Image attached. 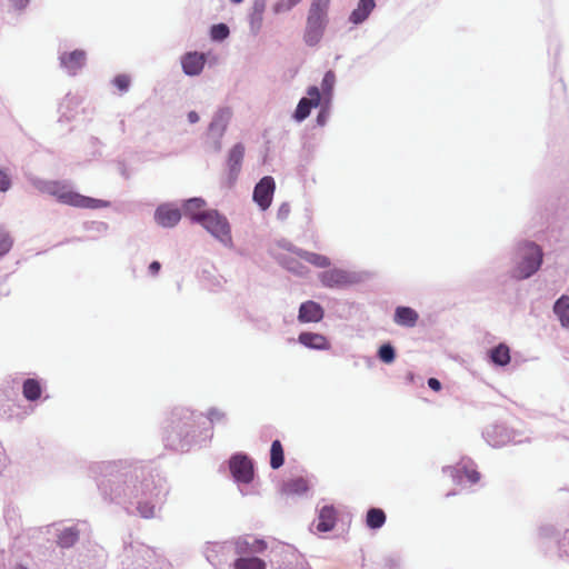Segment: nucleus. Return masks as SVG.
I'll return each mask as SVG.
<instances>
[{"mask_svg":"<svg viewBox=\"0 0 569 569\" xmlns=\"http://www.w3.org/2000/svg\"><path fill=\"white\" fill-rule=\"evenodd\" d=\"M48 192L59 202L77 208L100 209L110 204L109 201L80 194L60 182L49 184Z\"/></svg>","mask_w":569,"mask_h":569,"instance_id":"nucleus-1","label":"nucleus"},{"mask_svg":"<svg viewBox=\"0 0 569 569\" xmlns=\"http://www.w3.org/2000/svg\"><path fill=\"white\" fill-rule=\"evenodd\" d=\"M521 261L515 269V277L526 279L538 271L542 263V249L535 242H525L520 247Z\"/></svg>","mask_w":569,"mask_h":569,"instance_id":"nucleus-2","label":"nucleus"},{"mask_svg":"<svg viewBox=\"0 0 569 569\" xmlns=\"http://www.w3.org/2000/svg\"><path fill=\"white\" fill-rule=\"evenodd\" d=\"M198 223L222 243L228 244L231 242L230 224L227 218L217 210H207Z\"/></svg>","mask_w":569,"mask_h":569,"instance_id":"nucleus-3","label":"nucleus"},{"mask_svg":"<svg viewBox=\"0 0 569 569\" xmlns=\"http://www.w3.org/2000/svg\"><path fill=\"white\" fill-rule=\"evenodd\" d=\"M230 471L233 478L243 483H249L253 479V463L244 455H236L229 462Z\"/></svg>","mask_w":569,"mask_h":569,"instance_id":"nucleus-4","label":"nucleus"},{"mask_svg":"<svg viewBox=\"0 0 569 569\" xmlns=\"http://www.w3.org/2000/svg\"><path fill=\"white\" fill-rule=\"evenodd\" d=\"M276 184L272 177H263L254 187L253 200L261 210H267L273 198Z\"/></svg>","mask_w":569,"mask_h":569,"instance_id":"nucleus-5","label":"nucleus"},{"mask_svg":"<svg viewBox=\"0 0 569 569\" xmlns=\"http://www.w3.org/2000/svg\"><path fill=\"white\" fill-rule=\"evenodd\" d=\"M321 283L329 288L347 287L356 283V277L346 270L330 269L320 274Z\"/></svg>","mask_w":569,"mask_h":569,"instance_id":"nucleus-6","label":"nucleus"},{"mask_svg":"<svg viewBox=\"0 0 569 569\" xmlns=\"http://www.w3.org/2000/svg\"><path fill=\"white\" fill-rule=\"evenodd\" d=\"M307 93L308 97H305L299 101L295 111L293 117L297 121L305 120L310 114L311 109L320 104L321 94L317 87H310Z\"/></svg>","mask_w":569,"mask_h":569,"instance_id":"nucleus-7","label":"nucleus"},{"mask_svg":"<svg viewBox=\"0 0 569 569\" xmlns=\"http://www.w3.org/2000/svg\"><path fill=\"white\" fill-rule=\"evenodd\" d=\"M154 219L163 228L174 227L181 219V212L171 204H161L154 212Z\"/></svg>","mask_w":569,"mask_h":569,"instance_id":"nucleus-8","label":"nucleus"},{"mask_svg":"<svg viewBox=\"0 0 569 569\" xmlns=\"http://www.w3.org/2000/svg\"><path fill=\"white\" fill-rule=\"evenodd\" d=\"M322 307L315 301H306L299 308L298 320L300 322H319L323 318Z\"/></svg>","mask_w":569,"mask_h":569,"instance_id":"nucleus-9","label":"nucleus"},{"mask_svg":"<svg viewBox=\"0 0 569 569\" xmlns=\"http://www.w3.org/2000/svg\"><path fill=\"white\" fill-rule=\"evenodd\" d=\"M338 511L333 506H323L318 515L317 530L319 532L331 531L337 522Z\"/></svg>","mask_w":569,"mask_h":569,"instance_id":"nucleus-10","label":"nucleus"},{"mask_svg":"<svg viewBox=\"0 0 569 569\" xmlns=\"http://www.w3.org/2000/svg\"><path fill=\"white\" fill-rule=\"evenodd\" d=\"M327 22L313 18H307L305 41L309 46H316L322 38Z\"/></svg>","mask_w":569,"mask_h":569,"instance_id":"nucleus-11","label":"nucleus"},{"mask_svg":"<svg viewBox=\"0 0 569 569\" xmlns=\"http://www.w3.org/2000/svg\"><path fill=\"white\" fill-rule=\"evenodd\" d=\"M87 54L83 50H73L60 56L61 66L69 70L81 69L86 66Z\"/></svg>","mask_w":569,"mask_h":569,"instance_id":"nucleus-12","label":"nucleus"},{"mask_svg":"<svg viewBox=\"0 0 569 569\" xmlns=\"http://www.w3.org/2000/svg\"><path fill=\"white\" fill-rule=\"evenodd\" d=\"M298 340L301 345L311 349L327 350L330 348L328 339L320 333L301 332Z\"/></svg>","mask_w":569,"mask_h":569,"instance_id":"nucleus-13","label":"nucleus"},{"mask_svg":"<svg viewBox=\"0 0 569 569\" xmlns=\"http://www.w3.org/2000/svg\"><path fill=\"white\" fill-rule=\"evenodd\" d=\"M375 7V0H359L357 8L349 16V21L353 24L362 23L370 16Z\"/></svg>","mask_w":569,"mask_h":569,"instance_id":"nucleus-14","label":"nucleus"},{"mask_svg":"<svg viewBox=\"0 0 569 569\" xmlns=\"http://www.w3.org/2000/svg\"><path fill=\"white\" fill-rule=\"evenodd\" d=\"M207 61V56L201 52H188L182 57L181 64L183 71H202Z\"/></svg>","mask_w":569,"mask_h":569,"instance_id":"nucleus-15","label":"nucleus"},{"mask_svg":"<svg viewBox=\"0 0 569 569\" xmlns=\"http://www.w3.org/2000/svg\"><path fill=\"white\" fill-rule=\"evenodd\" d=\"M206 202L200 198H193L186 201L183 209L186 216H188L192 221L199 222L200 218L206 213L207 210H203Z\"/></svg>","mask_w":569,"mask_h":569,"instance_id":"nucleus-16","label":"nucleus"},{"mask_svg":"<svg viewBox=\"0 0 569 569\" xmlns=\"http://www.w3.org/2000/svg\"><path fill=\"white\" fill-rule=\"evenodd\" d=\"M418 318L417 311L409 307H398L395 312V322L405 327H413Z\"/></svg>","mask_w":569,"mask_h":569,"instance_id":"nucleus-17","label":"nucleus"},{"mask_svg":"<svg viewBox=\"0 0 569 569\" xmlns=\"http://www.w3.org/2000/svg\"><path fill=\"white\" fill-rule=\"evenodd\" d=\"M330 2L331 0H312L308 17L327 22Z\"/></svg>","mask_w":569,"mask_h":569,"instance_id":"nucleus-18","label":"nucleus"},{"mask_svg":"<svg viewBox=\"0 0 569 569\" xmlns=\"http://www.w3.org/2000/svg\"><path fill=\"white\" fill-rule=\"evenodd\" d=\"M553 311L558 316L561 325L563 327L569 328V297L568 296H562L556 301V303L553 306Z\"/></svg>","mask_w":569,"mask_h":569,"instance_id":"nucleus-19","label":"nucleus"},{"mask_svg":"<svg viewBox=\"0 0 569 569\" xmlns=\"http://www.w3.org/2000/svg\"><path fill=\"white\" fill-rule=\"evenodd\" d=\"M284 463L283 447L279 440H274L270 448V467L272 469H279Z\"/></svg>","mask_w":569,"mask_h":569,"instance_id":"nucleus-20","label":"nucleus"},{"mask_svg":"<svg viewBox=\"0 0 569 569\" xmlns=\"http://www.w3.org/2000/svg\"><path fill=\"white\" fill-rule=\"evenodd\" d=\"M386 513L382 509L371 508L367 512L366 523L370 529H379L386 522Z\"/></svg>","mask_w":569,"mask_h":569,"instance_id":"nucleus-21","label":"nucleus"},{"mask_svg":"<svg viewBox=\"0 0 569 569\" xmlns=\"http://www.w3.org/2000/svg\"><path fill=\"white\" fill-rule=\"evenodd\" d=\"M490 359L498 366H506L510 362V350L509 348L500 343L490 351Z\"/></svg>","mask_w":569,"mask_h":569,"instance_id":"nucleus-22","label":"nucleus"},{"mask_svg":"<svg viewBox=\"0 0 569 569\" xmlns=\"http://www.w3.org/2000/svg\"><path fill=\"white\" fill-rule=\"evenodd\" d=\"M244 156V147L237 143L229 152L228 163L231 171H239Z\"/></svg>","mask_w":569,"mask_h":569,"instance_id":"nucleus-23","label":"nucleus"},{"mask_svg":"<svg viewBox=\"0 0 569 569\" xmlns=\"http://www.w3.org/2000/svg\"><path fill=\"white\" fill-rule=\"evenodd\" d=\"M79 539V531L71 527L63 529L58 536V545L61 548H70L72 547Z\"/></svg>","mask_w":569,"mask_h":569,"instance_id":"nucleus-24","label":"nucleus"},{"mask_svg":"<svg viewBox=\"0 0 569 569\" xmlns=\"http://www.w3.org/2000/svg\"><path fill=\"white\" fill-rule=\"evenodd\" d=\"M22 393H23L24 398L30 401H34V400L39 399L41 396V386H40L39 381H37L36 379H31V378L27 379L23 382Z\"/></svg>","mask_w":569,"mask_h":569,"instance_id":"nucleus-25","label":"nucleus"},{"mask_svg":"<svg viewBox=\"0 0 569 569\" xmlns=\"http://www.w3.org/2000/svg\"><path fill=\"white\" fill-rule=\"evenodd\" d=\"M299 257L318 268H327L330 266V259L319 253L300 251Z\"/></svg>","mask_w":569,"mask_h":569,"instance_id":"nucleus-26","label":"nucleus"},{"mask_svg":"<svg viewBox=\"0 0 569 569\" xmlns=\"http://www.w3.org/2000/svg\"><path fill=\"white\" fill-rule=\"evenodd\" d=\"M234 569H266V563L259 558H238L233 563Z\"/></svg>","mask_w":569,"mask_h":569,"instance_id":"nucleus-27","label":"nucleus"},{"mask_svg":"<svg viewBox=\"0 0 569 569\" xmlns=\"http://www.w3.org/2000/svg\"><path fill=\"white\" fill-rule=\"evenodd\" d=\"M308 490V483L302 478L292 479L284 483L287 493H303Z\"/></svg>","mask_w":569,"mask_h":569,"instance_id":"nucleus-28","label":"nucleus"},{"mask_svg":"<svg viewBox=\"0 0 569 569\" xmlns=\"http://www.w3.org/2000/svg\"><path fill=\"white\" fill-rule=\"evenodd\" d=\"M212 40L222 41L229 36V28L224 23L213 24L210 30Z\"/></svg>","mask_w":569,"mask_h":569,"instance_id":"nucleus-29","label":"nucleus"},{"mask_svg":"<svg viewBox=\"0 0 569 569\" xmlns=\"http://www.w3.org/2000/svg\"><path fill=\"white\" fill-rule=\"evenodd\" d=\"M264 7H266L264 0H256L254 1L253 13H252V24H256L257 30L261 26Z\"/></svg>","mask_w":569,"mask_h":569,"instance_id":"nucleus-30","label":"nucleus"},{"mask_svg":"<svg viewBox=\"0 0 569 569\" xmlns=\"http://www.w3.org/2000/svg\"><path fill=\"white\" fill-rule=\"evenodd\" d=\"M12 243L13 241L10 234L4 230H0V257L7 254L10 251Z\"/></svg>","mask_w":569,"mask_h":569,"instance_id":"nucleus-31","label":"nucleus"},{"mask_svg":"<svg viewBox=\"0 0 569 569\" xmlns=\"http://www.w3.org/2000/svg\"><path fill=\"white\" fill-rule=\"evenodd\" d=\"M378 356L383 362L390 363L395 360L396 357L395 349L390 345H383L380 347Z\"/></svg>","mask_w":569,"mask_h":569,"instance_id":"nucleus-32","label":"nucleus"},{"mask_svg":"<svg viewBox=\"0 0 569 569\" xmlns=\"http://www.w3.org/2000/svg\"><path fill=\"white\" fill-rule=\"evenodd\" d=\"M301 0H280L273 6L274 13H281L291 10Z\"/></svg>","mask_w":569,"mask_h":569,"instance_id":"nucleus-33","label":"nucleus"},{"mask_svg":"<svg viewBox=\"0 0 569 569\" xmlns=\"http://www.w3.org/2000/svg\"><path fill=\"white\" fill-rule=\"evenodd\" d=\"M113 82L120 91H126L130 84V79L127 74H119Z\"/></svg>","mask_w":569,"mask_h":569,"instance_id":"nucleus-34","label":"nucleus"},{"mask_svg":"<svg viewBox=\"0 0 569 569\" xmlns=\"http://www.w3.org/2000/svg\"><path fill=\"white\" fill-rule=\"evenodd\" d=\"M463 473L471 483H477L480 480V473L475 469L463 468Z\"/></svg>","mask_w":569,"mask_h":569,"instance_id":"nucleus-35","label":"nucleus"},{"mask_svg":"<svg viewBox=\"0 0 569 569\" xmlns=\"http://www.w3.org/2000/svg\"><path fill=\"white\" fill-rule=\"evenodd\" d=\"M11 186V180L7 172L0 169V191H7Z\"/></svg>","mask_w":569,"mask_h":569,"instance_id":"nucleus-36","label":"nucleus"},{"mask_svg":"<svg viewBox=\"0 0 569 569\" xmlns=\"http://www.w3.org/2000/svg\"><path fill=\"white\" fill-rule=\"evenodd\" d=\"M290 204L289 203H282L279 209H278V218L281 219V220H284L289 217L290 214Z\"/></svg>","mask_w":569,"mask_h":569,"instance_id":"nucleus-37","label":"nucleus"},{"mask_svg":"<svg viewBox=\"0 0 569 569\" xmlns=\"http://www.w3.org/2000/svg\"><path fill=\"white\" fill-rule=\"evenodd\" d=\"M230 117V112L228 110H221L218 117L210 123V130H213L218 124V119L227 120Z\"/></svg>","mask_w":569,"mask_h":569,"instance_id":"nucleus-38","label":"nucleus"},{"mask_svg":"<svg viewBox=\"0 0 569 569\" xmlns=\"http://www.w3.org/2000/svg\"><path fill=\"white\" fill-rule=\"evenodd\" d=\"M11 4L17 10H23L30 2V0H10Z\"/></svg>","mask_w":569,"mask_h":569,"instance_id":"nucleus-39","label":"nucleus"},{"mask_svg":"<svg viewBox=\"0 0 569 569\" xmlns=\"http://www.w3.org/2000/svg\"><path fill=\"white\" fill-rule=\"evenodd\" d=\"M428 386L433 390V391H440L441 390V383L438 379L436 378H429L428 379Z\"/></svg>","mask_w":569,"mask_h":569,"instance_id":"nucleus-40","label":"nucleus"},{"mask_svg":"<svg viewBox=\"0 0 569 569\" xmlns=\"http://www.w3.org/2000/svg\"><path fill=\"white\" fill-rule=\"evenodd\" d=\"M139 511H140L141 516H143L146 518L153 516V507L140 506Z\"/></svg>","mask_w":569,"mask_h":569,"instance_id":"nucleus-41","label":"nucleus"},{"mask_svg":"<svg viewBox=\"0 0 569 569\" xmlns=\"http://www.w3.org/2000/svg\"><path fill=\"white\" fill-rule=\"evenodd\" d=\"M333 81H335L333 73H326V77L323 78L322 84L328 87V90H330Z\"/></svg>","mask_w":569,"mask_h":569,"instance_id":"nucleus-42","label":"nucleus"},{"mask_svg":"<svg viewBox=\"0 0 569 569\" xmlns=\"http://www.w3.org/2000/svg\"><path fill=\"white\" fill-rule=\"evenodd\" d=\"M267 545L264 541L262 540H256L254 543L252 545V550L253 551H263L266 549Z\"/></svg>","mask_w":569,"mask_h":569,"instance_id":"nucleus-43","label":"nucleus"},{"mask_svg":"<svg viewBox=\"0 0 569 569\" xmlns=\"http://www.w3.org/2000/svg\"><path fill=\"white\" fill-rule=\"evenodd\" d=\"M160 268H161L160 262L152 261L149 266V271L151 274L156 276L159 272Z\"/></svg>","mask_w":569,"mask_h":569,"instance_id":"nucleus-44","label":"nucleus"},{"mask_svg":"<svg viewBox=\"0 0 569 569\" xmlns=\"http://www.w3.org/2000/svg\"><path fill=\"white\" fill-rule=\"evenodd\" d=\"M188 120H189V122H190V123H196V122H198V121H199V116H198V113H197L196 111H190V112L188 113Z\"/></svg>","mask_w":569,"mask_h":569,"instance_id":"nucleus-45","label":"nucleus"},{"mask_svg":"<svg viewBox=\"0 0 569 569\" xmlns=\"http://www.w3.org/2000/svg\"><path fill=\"white\" fill-rule=\"evenodd\" d=\"M317 121L319 124H325L326 122V111L325 110H321L317 117Z\"/></svg>","mask_w":569,"mask_h":569,"instance_id":"nucleus-46","label":"nucleus"},{"mask_svg":"<svg viewBox=\"0 0 569 569\" xmlns=\"http://www.w3.org/2000/svg\"><path fill=\"white\" fill-rule=\"evenodd\" d=\"M236 548L238 553L244 552L247 548V542H237Z\"/></svg>","mask_w":569,"mask_h":569,"instance_id":"nucleus-47","label":"nucleus"},{"mask_svg":"<svg viewBox=\"0 0 569 569\" xmlns=\"http://www.w3.org/2000/svg\"><path fill=\"white\" fill-rule=\"evenodd\" d=\"M232 3H240L242 0H230Z\"/></svg>","mask_w":569,"mask_h":569,"instance_id":"nucleus-48","label":"nucleus"},{"mask_svg":"<svg viewBox=\"0 0 569 569\" xmlns=\"http://www.w3.org/2000/svg\"><path fill=\"white\" fill-rule=\"evenodd\" d=\"M16 569H27V568L21 566V565H19V566L16 567Z\"/></svg>","mask_w":569,"mask_h":569,"instance_id":"nucleus-49","label":"nucleus"}]
</instances>
